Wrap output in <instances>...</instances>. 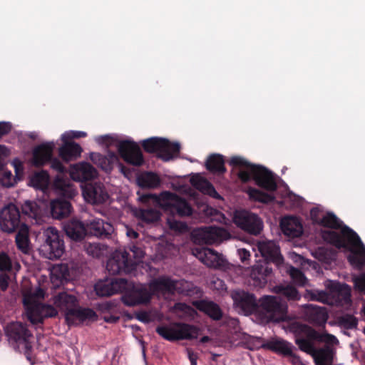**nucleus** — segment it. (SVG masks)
Returning a JSON list of instances; mask_svg holds the SVG:
<instances>
[{
    "mask_svg": "<svg viewBox=\"0 0 365 365\" xmlns=\"http://www.w3.org/2000/svg\"><path fill=\"white\" fill-rule=\"evenodd\" d=\"M353 281L356 289L365 293V272L355 277Z\"/></svg>",
    "mask_w": 365,
    "mask_h": 365,
    "instance_id": "nucleus-55",
    "label": "nucleus"
},
{
    "mask_svg": "<svg viewBox=\"0 0 365 365\" xmlns=\"http://www.w3.org/2000/svg\"><path fill=\"white\" fill-rule=\"evenodd\" d=\"M177 282L168 277L163 276L153 279L149 284L153 295L158 294H173L177 289Z\"/></svg>",
    "mask_w": 365,
    "mask_h": 365,
    "instance_id": "nucleus-25",
    "label": "nucleus"
},
{
    "mask_svg": "<svg viewBox=\"0 0 365 365\" xmlns=\"http://www.w3.org/2000/svg\"><path fill=\"white\" fill-rule=\"evenodd\" d=\"M155 331L164 339L175 341L197 339L200 329L192 324L175 322L170 325L158 326Z\"/></svg>",
    "mask_w": 365,
    "mask_h": 365,
    "instance_id": "nucleus-5",
    "label": "nucleus"
},
{
    "mask_svg": "<svg viewBox=\"0 0 365 365\" xmlns=\"http://www.w3.org/2000/svg\"><path fill=\"white\" fill-rule=\"evenodd\" d=\"M70 175L75 181L87 182L97 176V171L89 163L81 162L71 168Z\"/></svg>",
    "mask_w": 365,
    "mask_h": 365,
    "instance_id": "nucleus-23",
    "label": "nucleus"
},
{
    "mask_svg": "<svg viewBox=\"0 0 365 365\" xmlns=\"http://www.w3.org/2000/svg\"><path fill=\"white\" fill-rule=\"evenodd\" d=\"M44 237V242L39 247L40 253L51 260L59 259L64 253L65 247L58 231L53 227H49L45 231Z\"/></svg>",
    "mask_w": 365,
    "mask_h": 365,
    "instance_id": "nucleus-7",
    "label": "nucleus"
},
{
    "mask_svg": "<svg viewBox=\"0 0 365 365\" xmlns=\"http://www.w3.org/2000/svg\"><path fill=\"white\" fill-rule=\"evenodd\" d=\"M86 232L102 239H108L114 231L113 225L100 218H96L86 224Z\"/></svg>",
    "mask_w": 365,
    "mask_h": 365,
    "instance_id": "nucleus-22",
    "label": "nucleus"
},
{
    "mask_svg": "<svg viewBox=\"0 0 365 365\" xmlns=\"http://www.w3.org/2000/svg\"><path fill=\"white\" fill-rule=\"evenodd\" d=\"M234 305L245 314L258 311V303L254 294L242 289H235L230 293Z\"/></svg>",
    "mask_w": 365,
    "mask_h": 365,
    "instance_id": "nucleus-17",
    "label": "nucleus"
},
{
    "mask_svg": "<svg viewBox=\"0 0 365 365\" xmlns=\"http://www.w3.org/2000/svg\"><path fill=\"white\" fill-rule=\"evenodd\" d=\"M195 307L215 321L220 320L223 313L220 306L212 301L200 300L195 303Z\"/></svg>",
    "mask_w": 365,
    "mask_h": 365,
    "instance_id": "nucleus-34",
    "label": "nucleus"
},
{
    "mask_svg": "<svg viewBox=\"0 0 365 365\" xmlns=\"http://www.w3.org/2000/svg\"><path fill=\"white\" fill-rule=\"evenodd\" d=\"M21 210L24 215L35 220L41 217V208L36 202L26 201L21 206Z\"/></svg>",
    "mask_w": 365,
    "mask_h": 365,
    "instance_id": "nucleus-44",
    "label": "nucleus"
},
{
    "mask_svg": "<svg viewBox=\"0 0 365 365\" xmlns=\"http://www.w3.org/2000/svg\"><path fill=\"white\" fill-rule=\"evenodd\" d=\"M90 159L94 164L106 172H110L114 164L119 163L118 155L113 151H108L106 155L98 153H91Z\"/></svg>",
    "mask_w": 365,
    "mask_h": 365,
    "instance_id": "nucleus-27",
    "label": "nucleus"
},
{
    "mask_svg": "<svg viewBox=\"0 0 365 365\" xmlns=\"http://www.w3.org/2000/svg\"><path fill=\"white\" fill-rule=\"evenodd\" d=\"M235 225L245 232L257 236L263 228V222L260 217L252 212L242 211L234 217Z\"/></svg>",
    "mask_w": 365,
    "mask_h": 365,
    "instance_id": "nucleus-14",
    "label": "nucleus"
},
{
    "mask_svg": "<svg viewBox=\"0 0 365 365\" xmlns=\"http://www.w3.org/2000/svg\"><path fill=\"white\" fill-rule=\"evenodd\" d=\"M259 252L264 259V263H273L277 267L284 262V258L280 253L279 247L274 241H260L257 244Z\"/></svg>",
    "mask_w": 365,
    "mask_h": 365,
    "instance_id": "nucleus-19",
    "label": "nucleus"
},
{
    "mask_svg": "<svg viewBox=\"0 0 365 365\" xmlns=\"http://www.w3.org/2000/svg\"><path fill=\"white\" fill-rule=\"evenodd\" d=\"M128 282L123 278H109L98 281L94 286L97 295L108 297L125 289Z\"/></svg>",
    "mask_w": 365,
    "mask_h": 365,
    "instance_id": "nucleus-18",
    "label": "nucleus"
},
{
    "mask_svg": "<svg viewBox=\"0 0 365 365\" xmlns=\"http://www.w3.org/2000/svg\"><path fill=\"white\" fill-rule=\"evenodd\" d=\"M63 230L66 235L72 240L81 241L86 235V228L80 220L72 219L64 224Z\"/></svg>",
    "mask_w": 365,
    "mask_h": 365,
    "instance_id": "nucleus-31",
    "label": "nucleus"
},
{
    "mask_svg": "<svg viewBox=\"0 0 365 365\" xmlns=\"http://www.w3.org/2000/svg\"><path fill=\"white\" fill-rule=\"evenodd\" d=\"M6 335L14 350H20L21 346L31 342L30 339L33 336L27 326L19 322L8 324Z\"/></svg>",
    "mask_w": 365,
    "mask_h": 365,
    "instance_id": "nucleus-13",
    "label": "nucleus"
},
{
    "mask_svg": "<svg viewBox=\"0 0 365 365\" xmlns=\"http://www.w3.org/2000/svg\"><path fill=\"white\" fill-rule=\"evenodd\" d=\"M304 318L311 324L319 325V307L307 304L304 308Z\"/></svg>",
    "mask_w": 365,
    "mask_h": 365,
    "instance_id": "nucleus-48",
    "label": "nucleus"
},
{
    "mask_svg": "<svg viewBox=\"0 0 365 365\" xmlns=\"http://www.w3.org/2000/svg\"><path fill=\"white\" fill-rule=\"evenodd\" d=\"M327 287L336 306L343 307L351 304V288L348 284L330 282Z\"/></svg>",
    "mask_w": 365,
    "mask_h": 365,
    "instance_id": "nucleus-20",
    "label": "nucleus"
},
{
    "mask_svg": "<svg viewBox=\"0 0 365 365\" xmlns=\"http://www.w3.org/2000/svg\"><path fill=\"white\" fill-rule=\"evenodd\" d=\"M228 232L218 227H203L195 229L191 234L194 243L198 245L219 244L229 236Z\"/></svg>",
    "mask_w": 365,
    "mask_h": 365,
    "instance_id": "nucleus-8",
    "label": "nucleus"
},
{
    "mask_svg": "<svg viewBox=\"0 0 365 365\" xmlns=\"http://www.w3.org/2000/svg\"><path fill=\"white\" fill-rule=\"evenodd\" d=\"M53 148V143H43L35 148L33 153V164L36 167H41L50 162L53 170L63 173L66 168L62 163L57 158H52Z\"/></svg>",
    "mask_w": 365,
    "mask_h": 365,
    "instance_id": "nucleus-9",
    "label": "nucleus"
},
{
    "mask_svg": "<svg viewBox=\"0 0 365 365\" xmlns=\"http://www.w3.org/2000/svg\"><path fill=\"white\" fill-rule=\"evenodd\" d=\"M289 330L294 334L295 343L300 350L312 355L315 365H319V349L314 345L319 341V332L300 322L289 324Z\"/></svg>",
    "mask_w": 365,
    "mask_h": 365,
    "instance_id": "nucleus-4",
    "label": "nucleus"
},
{
    "mask_svg": "<svg viewBox=\"0 0 365 365\" xmlns=\"http://www.w3.org/2000/svg\"><path fill=\"white\" fill-rule=\"evenodd\" d=\"M136 319L143 323H149L151 321L150 314L145 311L136 313Z\"/></svg>",
    "mask_w": 365,
    "mask_h": 365,
    "instance_id": "nucleus-63",
    "label": "nucleus"
},
{
    "mask_svg": "<svg viewBox=\"0 0 365 365\" xmlns=\"http://www.w3.org/2000/svg\"><path fill=\"white\" fill-rule=\"evenodd\" d=\"M13 175L11 171H4L1 177V181L4 186L9 187L13 186Z\"/></svg>",
    "mask_w": 365,
    "mask_h": 365,
    "instance_id": "nucleus-58",
    "label": "nucleus"
},
{
    "mask_svg": "<svg viewBox=\"0 0 365 365\" xmlns=\"http://www.w3.org/2000/svg\"><path fill=\"white\" fill-rule=\"evenodd\" d=\"M11 269L12 264L9 255L4 252L0 253V271H11Z\"/></svg>",
    "mask_w": 365,
    "mask_h": 365,
    "instance_id": "nucleus-54",
    "label": "nucleus"
},
{
    "mask_svg": "<svg viewBox=\"0 0 365 365\" xmlns=\"http://www.w3.org/2000/svg\"><path fill=\"white\" fill-rule=\"evenodd\" d=\"M48 182L49 175L46 170L35 173L31 178V183L37 189H46L48 185Z\"/></svg>",
    "mask_w": 365,
    "mask_h": 365,
    "instance_id": "nucleus-45",
    "label": "nucleus"
},
{
    "mask_svg": "<svg viewBox=\"0 0 365 365\" xmlns=\"http://www.w3.org/2000/svg\"><path fill=\"white\" fill-rule=\"evenodd\" d=\"M289 275L297 285L304 286L307 283V278L304 274L299 269L291 267L289 269Z\"/></svg>",
    "mask_w": 365,
    "mask_h": 365,
    "instance_id": "nucleus-51",
    "label": "nucleus"
},
{
    "mask_svg": "<svg viewBox=\"0 0 365 365\" xmlns=\"http://www.w3.org/2000/svg\"><path fill=\"white\" fill-rule=\"evenodd\" d=\"M50 210L53 219L61 220L69 216L72 210V206L68 200L56 199L51 202Z\"/></svg>",
    "mask_w": 365,
    "mask_h": 365,
    "instance_id": "nucleus-32",
    "label": "nucleus"
},
{
    "mask_svg": "<svg viewBox=\"0 0 365 365\" xmlns=\"http://www.w3.org/2000/svg\"><path fill=\"white\" fill-rule=\"evenodd\" d=\"M140 200L144 204L152 203L155 207L162 208L173 216L185 217L192 213V209L186 200L168 191L163 192L160 195L145 194Z\"/></svg>",
    "mask_w": 365,
    "mask_h": 365,
    "instance_id": "nucleus-3",
    "label": "nucleus"
},
{
    "mask_svg": "<svg viewBox=\"0 0 365 365\" xmlns=\"http://www.w3.org/2000/svg\"><path fill=\"white\" fill-rule=\"evenodd\" d=\"M191 185L203 194L208 195L210 197L220 199V195L216 191L215 188L211 182L206 178L201 177L197 174L190 178Z\"/></svg>",
    "mask_w": 365,
    "mask_h": 365,
    "instance_id": "nucleus-35",
    "label": "nucleus"
},
{
    "mask_svg": "<svg viewBox=\"0 0 365 365\" xmlns=\"http://www.w3.org/2000/svg\"><path fill=\"white\" fill-rule=\"evenodd\" d=\"M53 187L59 195L66 198H73L77 191L68 179L56 178L53 182Z\"/></svg>",
    "mask_w": 365,
    "mask_h": 365,
    "instance_id": "nucleus-38",
    "label": "nucleus"
},
{
    "mask_svg": "<svg viewBox=\"0 0 365 365\" xmlns=\"http://www.w3.org/2000/svg\"><path fill=\"white\" fill-rule=\"evenodd\" d=\"M248 195L250 199L262 203H269L273 202L275 199L274 195L256 188H250Z\"/></svg>",
    "mask_w": 365,
    "mask_h": 365,
    "instance_id": "nucleus-47",
    "label": "nucleus"
},
{
    "mask_svg": "<svg viewBox=\"0 0 365 365\" xmlns=\"http://www.w3.org/2000/svg\"><path fill=\"white\" fill-rule=\"evenodd\" d=\"M63 141V145L59 148V156L66 162L76 160L81 156L83 151L79 144L73 141H68L66 140V134H63L61 137Z\"/></svg>",
    "mask_w": 365,
    "mask_h": 365,
    "instance_id": "nucleus-26",
    "label": "nucleus"
},
{
    "mask_svg": "<svg viewBox=\"0 0 365 365\" xmlns=\"http://www.w3.org/2000/svg\"><path fill=\"white\" fill-rule=\"evenodd\" d=\"M135 215L147 224L156 222L160 218V212L155 208H140Z\"/></svg>",
    "mask_w": 365,
    "mask_h": 365,
    "instance_id": "nucleus-40",
    "label": "nucleus"
},
{
    "mask_svg": "<svg viewBox=\"0 0 365 365\" xmlns=\"http://www.w3.org/2000/svg\"><path fill=\"white\" fill-rule=\"evenodd\" d=\"M274 289L277 294L285 297L288 300L296 301L300 299L297 289L292 285L279 284L275 286Z\"/></svg>",
    "mask_w": 365,
    "mask_h": 365,
    "instance_id": "nucleus-42",
    "label": "nucleus"
},
{
    "mask_svg": "<svg viewBox=\"0 0 365 365\" xmlns=\"http://www.w3.org/2000/svg\"><path fill=\"white\" fill-rule=\"evenodd\" d=\"M96 312L90 308H82L78 304L69 310L65 316L66 320L69 324H78L86 320H96Z\"/></svg>",
    "mask_w": 365,
    "mask_h": 365,
    "instance_id": "nucleus-24",
    "label": "nucleus"
},
{
    "mask_svg": "<svg viewBox=\"0 0 365 365\" xmlns=\"http://www.w3.org/2000/svg\"><path fill=\"white\" fill-rule=\"evenodd\" d=\"M280 225L284 234L290 237H299L303 233L302 225L297 217H285L282 220Z\"/></svg>",
    "mask_w": 365,
    "mask_h": 365,
    "instance_id": "nucleus-33",
    "label": "nucleus"
},
{
    "mask_svg": "<svg viewBox=\"0 0 365 365\" xmlns=\"http://www.w3.org/2000/svg\"><path fill=\"white\" fill-rule=\"evenodd\" d=\"M153 294L150 284H133L128 288L122 296L123 303L128 307L145 305L150 303Z\"/></svg>",
    "mask_w": 365,
    "mask_h": 365,
    "instance_id": "nucleus-10",
    "label": "nucleus"
},
{
    "mask_svg": "<svg viewBox=\"0 0 365 365\" xmlns=\"http://www.w3.org/2000/svg\"><path fill=\"white\" fill-rule=\"evenodd\" d=\"M125 251L130 254L128 258L134 261L136 266L141 262L145 255V252L139 243L131 242Z\"/></svg>",
    "mask_w": 365,
    "mask_h": 365,
    "instance_id": "nucleus-46",
    "label": "nucleus"
},
{
    "mask_svg": "<svg viewBox=\"0 0 365 365\" xmlns=\"http://www.w3.org/2000/svg\"><path fill=\"white\" fill-rule=\"evenodd\" d=\"M310 217L314 224H319V208L314 207L310 210Z\"/></svg>",
    "mask_w": 365,
    "mask_h": 365,
    "instance_id": "nucleus-64",
    "label": "nucleus"
},
{
    "mask_svg": "<svg viewBox=\"0 0 365 365\" xmlns=\"http://www.w3.org/2000/svg\"><path fill=\"white\" fill-rule=\"evenodd\" d=\"M168 225L170 230L178 232H184L187 229V225L185 222L171 218L168 219Z\"/></svg>",
    "mask_w": 365,
    "mask_h": 365,
    "instance_id": "nucleus-53",
    "label": "nucleus"
},
{
    "mask_svg": "<svg viewBox=\"0 0 365 365\" xmlns=\"http://www.w3.org/2000/svg\"><path fill=\"white\" fill-rule=\"evenodd\" d=\"M68 273V270L66 266L61 265L59 267H56L53 268L52 271V275H56L58 279H64L66 277Z\"/></svg>",
    "mask_w": 365,
    "mask_h": 365,
    "instance_id": "nucleus-56",
    "label": "nucleus"
},
{
    "mask_svg": "<svg viewBox=\"0 0 365 365\" xmlns=\"http://www.w3.org/2000/svg\"><path fill=\"white\" fill-rule=\"evenodd\" d=\"M272 269L264 262L255 264L250 272V277L254 281V284L257 287H264L268 281V277L271 274Z\"/></svg>",
    "mask_w": 365,
    "mask_h": 365,
    "instance_id": "nucleus-29",
    "label": "nucleus"
},
{
    "mask_svg": "<svg viewBox=\"0 0 365 365\" xmlns=\"http://www.w3.org/2000/svg\"><path fill=\"white\" fill-rule=\"evenodd\" d=\"M58 311L56 308L51 305L44 304L43 317H54L57 316Z\"/></svg>",
    "mask_w": 365,
    "mask_h": 365,
    "instance_id": "nucleus-60",
    "label": "nucleus"
},
{
    "mask_svg": "<svg viewBox=\"0 0 365 365\" xmlns=\"http://www.w3.org/2000/svg\"><path fill=\"white\" fill-rule=\"evenodd\" d=\"M18 352L24 353L26 359L29 361H32L33 346L31 341L20 347V350H16Z\"/></svg>",
    "mask_w": 365,
    "mask_h": 365,
    "instance_id": "nucleus-57",
    "label": "nucleus"
},
{
    "mask_svg": "<svg viewBox=\"0 0 365 365\" xmlns=\"http://www.w3.org/2000/svg\"><path fill=\"white\" fill-rule=\"evenodd\" d=\"M196 251V257L207 267H215L219 265V255L214 250L202 248Z\"/></svg>",
    "mask_w": 365,
    "mask_h": 365,
    "instance_id": "nucleus-39",
    "label": "nucleus"
},
{
    "mask_svg": "<svg viewBox=\"0 0 365 365\" xmlns=\"http://www.w3.org/2000/svg\"><path fill=\"white\" fill-rule=\"evenodd\" d=\"M138 182L142 187L154 188L159 186L160 180L157 174L148 172L138 178Z\"/></svg>",
    "mask_w": 365,
    "mask_h": 365,
    "instance_id": "nucleus-43",
    "label": "nucleus"
},
{
    "mask_svg": "<svg viewBox=\"0 0 365 365\" xmlns=\"http://www.w3.org/2000/svg\"><path fill=\"white\" fill-rule=\"evenodd\" d=\"M24 224L21 221L19 208L10 203L0 211V226L3 231L13 232Z\"/></svg>",
    "mask_w": 365,
    "mask_h": 365,
    "instance_id": "nucleus-15",
    "label": "nucleus"
},
{
    "mask_svg": "<svg viewBox=\"0 0 365 365\" xmlns=\"http://www.w3.org/2000/svg\"><path fill=\"white\" fill-rule=\"evenodd\" d=\"M28 231V226L26 224H22V227H20V230L16 236L17 247L24 253H28L29 250Z\"/></svg>",
    "mask_w": 365,
    "mask_h": 365,
    "instance_id": "nucleus-41",
    "label": "nucleus"
},
{
    "mask_svg": "<svg viewBox=\"0 0 365 365\" xmlns=\"http://www.w3.org/2000/svg\"><path fill=\"white\" fill-rule=\"evenodd\" d=\"M129 253L127 251L115 252L108 259L106 269L110 274H128L136 269V263L128 258Z\"/></svg>",
    "mask_w": 365,
    "mask_h": 365,
    "instance_id": "nucleus-12",
    "label": "nucleus"
},
{
    "mask_svg": "<svg viewBox=\"0 0 365 365\" xmlns=\"http://www.w3.org/2000/svg\"><path fill=\"white\" fill-rule=\"evenodd\" d=\"M321 227L331 230H321V240L338 250L348 251V262L357 269L365 266V246L358 234L344 225L332 212H327L321 217Z\"/></svg>",
    "mask_w": 365,
    "mask_h": 365,
    "instance_id": "nucleus-1",
    "label": "nucleus"
},
{
    "mask_svg": "<svg viewBox=\"0 0 365 365\" xmlns=\"http://www.w3.org/2000/svg\"><path fill=\"white\" fill-rule=\"evenodd\" d=\"M9 276L6 273L0 274V289L6 291L9 287Z\"/></svg>",
    "mask_w": 365,
    "mask_h": 365,
    "instance_id": "nucleus-62",
    "label": "nucleus"
},
{
    "mask_svg": "<svg viewBox=\"0 0 365 365\" xmlns=\"http://www.w3.org/2000/svg\"><path fill=\"white\" fill-rule=\"evenodd\" d=\"M77 298L66 292H60L53 297V304L61 311L63 312L65 315L69 312L78 304Z\"/></svg>",
    "mask_w": 365,
    "mask_h": 365,
    "instance_id": "nucleus-36",
    "label": "nucleus"
},
{
    "mask_svg": "<svg viewBox=\"0 0 365 365\" xmlns=\"http://www.w3.org/2000/svg\"><path fill=\"white\" fill-rule=\"evenodd\" d=\"M262 347L274 352L282 354L293 358V363L299 361V358L293 353L290 343L282 339H272L262 345Z\"/></svg>",
    "mask_w": 365,
    "mask_h": 365,
    "instance_id": "nucleus-28",
    "label": "nucleus"
},
{
    "mask_svg": "<svg viewBox=\"0 0 365 365\" xmlns=\"http://www.w3.org/2000/svg\"><path fill=\"white\" fill-rule=\"evenodd\" d=\"M339 323L346 329H354L358 325V319L352 314H346L339 318Z\"/></svg>",
    "mask_w": 365,
    "mask_h": 365,
    "instance_id": "nucleus-49",
    "label": "nucleus"
},
{
    "mask_svg": "<svg viewBox=\"0 0 365 365\" xmlns=\"http://www.w3.org/2000/svg\"><path fill=\"white\" fill-rule=\"evenodd\" d=\"M258 310L260 309L268 321L279 322L284 317L286 307L274 296L265 295L257 302Z\"/></svg>",
    "mask_w": 365,
    "mask_h": 365,
    "instance_id": "nucleus-11",
    "label": "nucleus"
},
{
    "mask_svg": "<svg viewBox=\"0 0 365 365\" xmlns=\"http://www.w3.org/2000/svg\"><path fill=\"white\" fill-rule=\"evenodd\" d=\"M119 155L127 163L134 166H141L144 158L139 145L134 141L122 140L117 144Z\"/></svg>",
    "mask_w": 365,
    "mask_h": 365,
    "instance_id": "nucleus-16",
    "label": "nucleus"
},
{
    "mask_svg": "<svg viewBox=\"0 0 365 365\" xmlns=\"http://www.w3.org/2000/svg\"><path fill=\"white\" fill-rule=\"evenodd\" d=\"M144 150L149 153H157L158 157L164 161H169L180 153V145L171 143L168 139L153 137L142 142Z\"/></svg>",
    "mask_w": 365,
    "mask_h": 365,
    "instance_id": "nucleus-6",
    "label": "nucleus"
},
{
    "mask_svg": "<svg viewBox=\"0 0 365 365\" xmlns=\"http://www.w3.org/2000/svg\"><path fill=\"white\" fill-rule=\"evenodd\" d=\"M11 124L8 122H0V139L11 130Z\"/></svg>",
    "mask_w": 365,
    "mask_h": 365,
    "instance_id": "nucleus-61",
    "label": "nucleus"
},
{
    "mask_svg": "<svg viewBox=\"0 0 365 365\" xmlns=\"http://www.w3.org/2000/svg\"><path fill=\"white\" fill-rule=\"evenodd\" d=\"M205 168L212 173L224 174L226 172V168L223 155L216 153L209 155L205 162Z\"/></svg>",
    "mask_w": 365,
    "mask_h": 365,
    "instance_id": "nucleus-37",
    "label": "nucleus"
},
{
    "mask_svg": "<svg viewBox=\"0 0 365 365\" xmlns=\"http://www.w3.org/2000/svg\"><path fill=\"white\" fill-rule=\"evenodd\" d=\"M336 349L321 347V365H333Z\"/></svg>",
    "mask_w": 365,
    "mask_h": 365,
    "instance_id": "nucleus-50",
    "label": "nucleus"
},
{
    "mask_svg": "<svg viewBox=\"0 0 365 365\" xmlns=\"http://www.w3.org/2000/svg\"><path fill=\"white\" fill-rule=\"evenodd\" d=\"M24 304L26 309L29 320L34 324L42 323L43 320L44 304L24 299Z\"/></svg>",
    "mask_w": 365,
    "mask_h": 365,
    "instance_id": "nucleus-30",
    "label": "nucleus"
},
{
    "mask_svg": "<svg viewBox=\"0 0 365 365\" xmlns=\"http://www.w3.org/2000/svg\"><path fill=\"white\" fill-rule=\"evenodd\" d=\"M321 344H323L322 347L336 349L335 346L339 344V340L335 336L321 331Z\"/></svg>",
    "mask_w": 365,
    "mask_h": 365,
    "instance_id": "nucleus-52",
    "label": "nucleus"
},
{
    "mask_svg": "<svg viewBox=\"0 0 365 365\" xmlns=\"http://www.w3.org/2000/svg\"><path fill=\"white\" fill-rule=\"evenodd\" d=\"M85 200L92 204H103L108 199V195L101 183H86L83 187Z\"/></svg>",
    "mask_w": 365,
    "mask_h": 365,
    "instance_id": "nucleus-21",
    "label": "nucleus"
},
{
    "mask_svg": "<svg viewBox=\"0 0 365 365\" xmlns=\"http://www.w3.org/2000/svg\"><path fill=\"white\" fill-rule=\"evenodd\" d=\"M86 250L88 255L98 257L101 254V250L98 244H88L86 245Z\"/></svg>",
    "mask_w": 365,
    "mask_h": 365,
    "instance_id": "nucleus-59",
    "label": "nucleus"
},
{
    "mask_svg": "<svg viewBox=\"0 0 365 365\" xmlns=\"http://www.w3.org/2000/svg\"><path fill=\"white\" fill-rule=\"evenodd\" d=\"M230 165L240 168L237 177L243 183L252 180L260 187L268 191H275L277 185L273 173L266 168L252 164L240 156H233L229 162Z\"/></svg>",
    "mask_w": 365,
    "mask_h": 365,
    "instance_id": "nucleus-2",
    "label": "nucleus"
}]
</instances>
